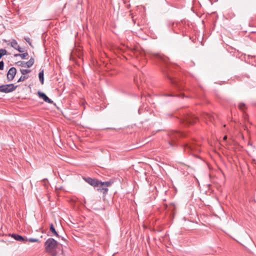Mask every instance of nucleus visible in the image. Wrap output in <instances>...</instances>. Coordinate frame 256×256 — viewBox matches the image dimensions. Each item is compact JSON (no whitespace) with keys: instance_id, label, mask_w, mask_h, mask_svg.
<instances>
[{"instance_id":"26","label":"nucleus","mask_w":256,"mask_h":256,"mask_svg":"<svg viewBox=\"0 0 256 256\" xmlns=\"http://www.w3.org/2000/svg\"><path fill=\"white\" fill-rule=\"evenodd\" d=\"M24 40H26V41L28 42L30 46H32V43H31V42H30V40L29 38L27 37V38H24Z\"/></svg>"},{"instance_id":"28","label":"nucleus","mask_w":256,"mask_h":256,"mask_svg":"<svg viewBox=\"0 0 256 256\" xmlns=\"http://www.w3.org/2000/svg\"><path fill=\"white\" fill-rule=\"evenodd\" d=\"M18 55H19V54H14V56H15V57L19 56H18Z\"/></svg>"},{"instance_id":"29","label":"nucleus","mask_w":256,"mask_h":256,"mask_svg":"<svg viewBox=\"0 0 256 256\" xmlns=\"http://www.w3.org/2000/svg\"><path fill=\"white\" fill-rule=\"evenodd\" d=\"M206 116H208V118H210V116H208V114H206Z\"/></svg>"},{"instance_id":"12","label":"nucleus","mask_w":256,"mask_h":256,"mask_svg":"<svg viewBox=\"0 0 256 256\" xmlns=\"http://www.w3.org/2000/svg\"><path fill=\"white\" fill-rule=\"evenodd\" d=\"M34 58H30L28 61L25 62L26 67H27L28 68H30L34 64Z\"/></svg>"},{"instance_id":"7","label":"nucleus","mask_w":256,"mask_h":256,"mask_svg":"<svg viewBox=\"0 0 256 256\" xmlns=\"http://www.w3.org/2000/svg\"><path fill=\"white\" fill-rule=\"evenodd\" d=\"M16 74V69L14 67L10 68L7 73V79L8 82L12 81Z\"/></svg>"},{"instance_id":"17","label":"nucleus","mask_w":256,"mask_h":256,"mask_svg":"<svg viewBox=\"0 0 256 256\" xmlns=\"http://www.w3.org/2000/svg\"><path fill=\"white\" fill-rule=\"evenodd\" d=\"M113 183L112 181H107V182H102V186H105L106 188H108V187L110 186Z\"/></svg>"},{"instance_id":"18","label":"nucleus","mask_w":256,"mask_h":256,"mask_svg":"<svg viewBox=\"0 0 256 256\" xmlns=\"http://www.w3.org/2000/svg\"><path fill=\"white\" fill-rule=\"evenodd\" d=\"M238 108L242 111H244L245 109L246 108V104L244 102H240L238 104Z\"/></svg>"},{"instance_id":"8","label":"nucleus","mask_w":256,"mask_h":256,"mask_svg":"<svg viewBox=\"0 0 256 256\" xmlns=\"http://www.w3.org/2000/svg\"><path fill=\"white\" fill-rule=\"evenodd\" d=\"M84 180L88 184L93 186L94 187H98L100 185V181L96 178H84Z\"/></svg>"},{"instance_id":"21","label":"nucleus","mask_w":256,"mask_h":256,"mask_svg":"<svg viewBox=\"0 0 256 256\" xmlns=\"http://www.w3.org/2000/svg\"><path fill=\"white\" fill-rule=\"evenodd\" d=\"M28 76H22L18 80V82H21L25 80L26 79L28 78Z\"/></svg>"},{"instance_id":"1","label":"nucleus","mask_w":256,"mask_h":256,"mask_svg":"<svg viewBox=\"0 0 256 256\" xmlns=\"http://www.w3.org/2000/svg\"><path fill=\"white\" fill-rule=\"evenodd\" d=\"M150 58L156 59L158 62L163 63L164 66H160L163 73L167 76L172 84L177 85L176 81L174 80L168 74V71L170 70V66L168 63V58L166 56L159 53H152L150 54Z\"/></svg>"},{"instance_id":"25","label":"nucleus","mask_w":256,"mask_h":256,"mask_svg":"<svg viewBox=\"0 0 256 256\" xmlns=\"http://www.w3.org/2000/svg\"><path fill=\"white\" fill-rule=\"evenodd\" d=\"M4 68V62L3 61L0 62V70H3Z\"/></svg>"},{"instance_id":"10","label":"nucleus","mask_w":256,"mask_h":256,"mask_svg":"<svg viewBox=\"0 0 256 256\" xmlns=\"http://www.w3.org/2000/svg\"><path fill=\"white\" fill-rule=\"evenodd\" d=\"M10 46L12 47L15 50H16L19 52H23L22 48L18 44L16 40L14 39L12 40L10 42Z\"/></svg>"},{"instance_id":"15","label":"nucleus","mask_w":256,"mask_h":256,"mask_svg":"<svg viewBox=\"0 0 256 256\" xmlns=\"http://www.w3.org/2000/svg\"><path fill=\"white\" fill-rule=\"evenodd\" d=\"M164 96H176V97H178V98H188L187 96H184V94L182 93H180L179 94H175V95L172 94H165Z\"/></svg>"},{"instance_id":"9","label":"nucleus","mask_w":256,"mask_h":256,"mask_svg":"<svg viewBox=\"0 0 256 256\" xmlns=\"http://www.w3.org/2000/svg\"><path fill=\"white\" fill-rule=\"evenodd\" d=\"M38 96L40 98L42 99H43L44 100V102H48V104H52L53 102V101L52 100H51L50 98H49L46 96V95L44 93L42 92L38 91Z\"/></svg>"},{"instance_id":"4","label":"nucleus","mask_w":256,"mask_h":256,"mask_svg":"<svg viewBox=\"0 0 256 256\" xmlns=\"http://www.w3.org/2000/svg\"><path fill=\"white\" fill-rule=\"evenodd\" d=\"M198 118L190 114L186 113L184 114L180 122L186 124H191L196 122Z\"/></svg>"},{"instance_id":"2","label":"nucleus","mask_w":256,"mask_h":256,"mask_svg":"<svg viewBox=\"0 0 256 256\" xmlns=\"http://www.w3.org/2000/svg\"><path fill=\"white\" fill-rule=\"evenodd\" d=\"M58 243L53 238H48L44 242L46 252L52 256H57L56 248Z\"/></svg>"},{"instance_id":"6","label":"nucleus","mask_w":256,"mask_h":256,"mask_svg":"<svg viewBox=\"0 0 256 256\" xmlns=\"http://www.w3.org/2000/svg\"><path fill=\"white\" fill-rule=\"evenodd\" d=\"M169 136L172 141V142H170L169 144L171 146H174V144H172V142H175V141L178 139V138L182 136L184 134L182 133L179 132L172 131L170 133Z\"/></svg>"},{"instance_id":"3","label":"nucleus","mask_w":256,"mask_h":256,"mask_svg":"<svg viewBox=\"0 0 256 256\" xmlns=\"http://www.w3.org/2000/svg\"><path fill=\"white\" fill-rule=\"evenodd\" d=\"M184 148L186 151L195 156H196L198 153L200 152V146L194 143L186 144Z\"/></svg>"},{"instance_id":"24","label":"nucleus","mask_w":256,"mask_h":256,"mask_svg":"<svg viewBox=\"0 0 256 256\" xmlns=\"http://www.w3.org/2000/svg\"><path fill=\"white\" fill-rule=\"evenodd\" d=\"M28 242H39V240L38 239H36V238H30L28 239Z\"/></svg>"},{"instance_id":"20","label":"nucleus","mask_w":256,"mask_h":256,"mask_svg":"<svg viewBox=\"0 0 256 256\" xmlns=\"http://www.w3.org/2000/svg\"><path fill=\"white\" fill-rule=\"evenodd\" d=\"M20 71L22 75H25L26 74L30 73L31 72L30 70L28 69H20Z\"/></svg>"},{"instance_id":"11","label":"nucleus","mask_w":256,"mask_h":256,"mask_svg":"<svg viewBox=\"0 0 256 256\" xmlns=\"http://www.w3.org/2000/svg\"><path fill=\"white\" fill-rule=\"evenodd\" d=\"M98 187H99L97 189V190L98 192L102 193L104 195H106L107 194L108 190V188H106L103 186H102V182H100V185Z\"/></svg>"},{"instance_id":"27","label":"nucleus","mask_w":256,"mask_h":256,"mask_svg":"<svg viewBox=\"0 0 256 256\" xmlns=\"http://www.w3.org/2000/svg\"><path fill=\"white\" fill-rule=\"evenodd\" d=\"M226 139H227V136H224V137L223 138V140H226Z\"/></svg>"},{"instance_id":"14","label":"nucleus","mask_w":256,"mask_h":256,"mask_svg":"<svg viewBox=\"0 0 256 256\" xmlns=\"http://www.w3.org/2000/svg\"><path fill=\"white\" fill-rule=\"evenodd\" d=\"M50 232H51L54 235H55L57 237H59L60 236L56 230V229L52 223L50 224Z\"/></svg>"},{"instance_id":"19","label":"nucleus","mask_w":256,"mask_h":256,"mask_svg":"<svg viewBox=\"0 0 256 256\" xmlns=\"http://www.w3.org/2000/svg\"><path fill=\"white\" fill-rule=\"evenodd\" d=\"M7 54V51L5 49L1 48L0 49V59L2 57Z\"/></svg>"},{"instance_id":"16","label":"nucleus","mask_w":256,"mask_h":256,"mask_svg":"<svg viewBox=\"0 0 256 256\" xmlns=\"http://www.w3.org/2000/svg\"><path fill=\"white\" fill-rule=\"evenodd\" d=\"M38 78L41 84H43L44 82V70H42L39 72Z\"/></svg>"},{"instance_id":"23","label":"nucleus","mask_w":256,"mask_h":256,"mask_svg":"<svg viewBox=\"0 0 256 256\" xmlns=\"http://www.w3.org/2000/svg\"><path fill=\"white\" fill-rule=\"evenodd\" d=\"M17 64L19 66H20L22 67H26V64H25V62H24V61H18V62H17Z\"/></svg>"},{"instance_id":"22","label":"nucleus","mask_w":256,"mask_h":256,"mask_svg":"<svg viewBox=\"0 0 256 256\" xmlns=\"http://www.w3.org/2000/svg\"><path fill=\"white\" fill-rule=\"evenodd\" d=\"M28 56V52H24L23 54H19L18 56H20L22 59L26 58V56Z\"/></svg>"},{"instance_id":"5","label":"nucleus","mask_w":256,"mask_h":256,"mask_svg":"<svg viewBox=\"0 0 256 256\" xmlns=\"http://www.w3.org/2000/svg\"><path fill=\"white\" fill-rule=\"evenodd\" d=\"M17 86H14L13 84H3L0 86V92L9 93L14 91Z\"/></svg>"},{"instance_id":"13","label":"nucleus","mask_w":256,"mask_h":256,"mask_svg":"<svg viewBox=\"0 0 256 256\" xmlns=\"http://www.w3.org/2000/svg\"><path fill=\"white\" fill-rule=\"evenodd\" d=\"M12 236L16 240L20 242H22L24 240V238L22 236L17 234H12Z\"/></svg>"}]
</instances>
